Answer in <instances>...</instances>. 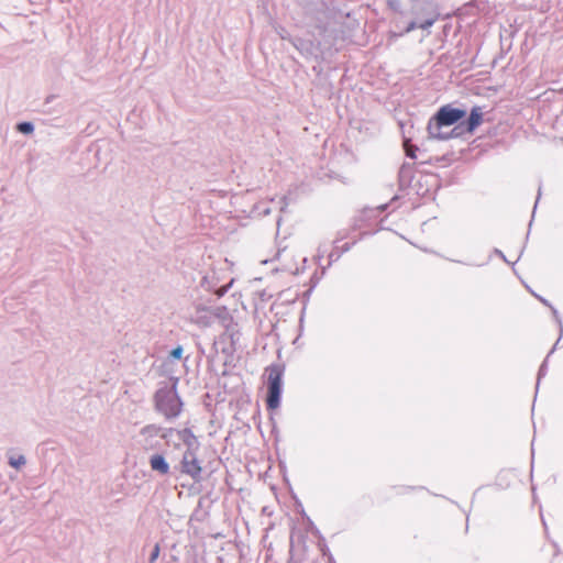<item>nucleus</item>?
<instances>
[{"mask_svg": "<svg viewBox=\"0 0 563 563\" xmlns=\"http://www.w3.org/2000/svg\"><path fill=\"white\" fill-rule=\"evenodd\" d=\"M289 42L300 52L308 51L311 42L301 37H289Z\"/></svg>", "mask_w": 563, "mask_h": 563, "instance_id": "obj_14", "label": "nucleus"}, {"mask_svg": "<svg viewBox=\"0 0 563 563\" xmlns=\"http://www.w3.org/2000/svg\"><path fill=\"white\" fill-rule=\"evenodd\" d=\"M430 139H437L441 141L450 140V139H456L466 133L464 130V126L462 125V122L454 125V128L450 132H442L441 130L438 131H428Z\"/></svg>", "mask_w": 563, "mask_h": 563, "instance_id": "obj_8", "label": "nucleus"}, {"mask_svg": "<svg viewBox=\"0 0 563 563\" xmlns=\"http://www.w3.org/2000/svg\"><path fill=\"white\" fill-rule=\"evenodd\" d=\"M162 431H163V428L161 426L146 424L141 429L140 433H141V435H143L145 438H155V437H161Z\"/></svg>", "mask_w": 563, "mask_h": 563, "instance_id": "obj_11", "label": "nucleus"}, {"mask_svg": "<svg viewBox=\"0 0 563 563\" xmlns=\"http://www.w3.org/2000/svg\"><path fill=\"white\" fill-rule=\"evenodd\" d=\"M404 150H405L406 156H408L410 158L417 157L416 152L418 151V147L415 144H412L410 139H407V137L404 139Z\"/></svg>", "mask_w": 563, "mask_h": 563, "instance_id": "obj_15", "label": "nucleus"}, {"mask_svg": "<svg viewBox=\"0 0 563 563\" xmlns=\"http://www.w3.org/2000/svg\"><path fill=\"white\" fill-rule=\"evenodd\" d=\"M199 450L184 451L183 457L179 463V471L181 474L189 476L195 483L202 481V466L198 460Z\"/></svg>", "mask_w": 563, "mask_h": 563, "instance_id": "obj_4", "label": "nucleus"}, {"mask_svg": "<svg viewBox=\"0 0 563 563\" xmlns=\"http://www.w3.org/2000/svg\"><path fill=\"white\" fill-rule=\"evenodd\" d=\"M539 300L544 305V306H548L549 308L553 307L547 299L542 298V297H539Z\"/></svg>", "mask_w": 563, "mask_h": 563, "instance_id": "obj_25", "label": "nucleus"}, {"mask_svg": "<svg viewBox=\"0 0 563 563\" xmlns=\"http://www.w3.org/2000/svg\"><path fill=\"white\" fill-rule=\"evenodd\" d=\"M559 343V340L556 341V343L554 344V346L552 347V350L549 352V354L547 355L545 360L542 362L540 368H539V372H538V378H537V387L539 386L540 384V380L543 376L547 375V371H548V358L550 357V355L553 353L554 349L556 347Z\"/></svg>", "mask_w": 563, "mask_h": 563, "instance_id": "obj_13", "label": "nucleus"}, {"mask_svg": "<svg viewBox=\"0 0 563 563\" xmlns=\"http://www.w3.org/2000/svg\"><path fill=\"white\" fill-rule=\"evenodd\" d=\"M178 378L173 377L172 384L159 387L154 394V408L165 419H176L183 409V401L177 391Z\"/></svg>", "mask_w": 563, "mask_h": 563, "instance_id": "obj_1", "label": "nucleus"}, {"mask_svg": "<svg viewBox=\"0 0 563 563\" xmlns=\"http://www.w3.org/2000/svg\"><path fill=\"white\" fill-rule=\"evenodd\" d=\"M386 209H387V205H382V206L378 207V210L380 212L385 211Z\"/></svg>", "mask_w": 563, "mask_h": 563, "instance_id": "obj_29", "label": "nucleus"}, {"mask_svg": "<svg viewBox=\"0 0 563 563\" xmlns=\"http://www.w3.org/2000/svg\"><path fill=\"white\" fill-rule=\"evenodd\" d=\"M495 252L499 255V257H501L506 263H509L506 258V256L504 255V253L499 250H495Z\"/></svg>", "mask_w": 563, "mask_h": 563, "instance_id": "obj_26", "label": "nucleus"}, {"mask_svg": "<svg viewBox=\"0 0 563 563\" xmlns=\"http://www.w3.org/2000/svg\"><path fill=\"white\" fill-rule=\"evenodd\" d=\"M540 197H541V185H539V188H538V197H537V201L534 203V208L537 207Z\"/></svg>", "mask_w": 563, "mask_h": 563, "instance_id": "obj_27", "label": "nucleus"}, {"mask_svg": "<svg viewBox=\"0 0 563 563\" xmlns=\"http://www.w3.org/2000/svg\"><path fill=\"white\" fill-rule=\"evenodd\" d=\"M265 372L267 373L266 407L268 410H275L280 406L285 365L273 363L266 367Z\"/></svg>", "mask_w": 563, "mask_h": 563, "instance_id": "obj_2", "label": "nucleus"}, {"mask_svg": "<svg viewBox=\"0 0 563 563\" xmlns=\"http://www.w3.org/2000/svg\"><path fill=\"white\" fill-rule=\"evenodd\" d=\"M355 244V241L352 242V243H344L341 247H339L340 252L345 253V252H349L352 246Z\"/></svg>", "mask_w": 563, "mask_h": 563, "instance_id": "obj_23", "label": "nucleus"}, {"mask_svg": "<svg viewBox=\"0 0 563 563\" xmlns=\"http://www.w3.org/2000/svg\"><path fill=\"white\" fill-rule=\"evenodd\" d=\"M341 256L342 252H340L339 247L336 246L334 251L329 254V265H331L333 262H336Z\"/></svg>", "mask_w": 563, "mask_h": 563, "instance_id": "obj_19", "label": "nucleus"}, {"mask_svg": "<svg viewBox=\"0 0 563 563\" xmlns=\"http://www.w3.org/2000/svg\"><path fill=\"white\" fill-rule=\"evenodd\" d=\"M158 555H159V544L156 543L152 549L151 555L148 558V563H154L157 560Z\"/></svg>", "mask_w": 563, "mask_h": 563, "instance_id": "obj_20", "label": "nucleus"}, {"mask_svg": "<svg viewBox=\"0 0 563 563\" xmlns=\"http://www.w3.org/2000/svg\"><path fill=\"white\" fill-rule=\"evenodd\" d=\"M54 98H55L54 95H51V96L46 97L45 103H49Z\"/></svg>", "mask_w": 563, "mask_h": 563, "instance_id": "obj_28", "label": "nucleus"}, {"mask_svg": "<svg viewBox=\"0 0 563 563\" xmlns=\"http://www.w3.org/2000/svg\"><path fill=\"white\" fill-rule=\"evenodd\" d=\"M426 14H427V18L419 23L417 21L409 22L401 34L410 33L411 31L416 30L417 27L422 29V30H428L438 21L439 15H440L435 10L426 11Z\"/></svg>", "mask_w": 563, "mask_h": 563, "instance_id": "obj_6", "label": "nucleus"}, {"mask_svg": "<svg viewBox=\"0 0 563 563\" xmlns=\"http://www.w3.org/2000/svg\"><path fill=\"white\" fill-rule=\"evenodd\" d=\"M415 177V164L404 163L398 172V180L400 188H408Z\"/></svg>", "mask_w": 563, "mask_h": 563, "instance_id": "obj_7", "label": "nucleus"}, {"mask_svg": "<svg viewBox=\"0 0 563 563\" xmlns=\"http://www.w3.org/2000/svg\"><path fill=\"white\" fill-rule=\"evenodd\" d=\"M368 211H369V210H364V211H363V214L365 216Z\"/></svg>", "mask_w": 563, "mask_h": 563, "instance_id": "obj_31", "label": "nucleus"}, {"mask_svg": "<svg viewBox=\"0 0 563 563\" xmlns=\"http://www.w3.org/2000/svg\"><path fill=\"white\" fill-rule=\"evenodd\" d=\"M278 34H279L280 38H283V40L289 41V37H291L290 34L284 27H280V30L278 31Z\"/></svg>", "mask_w": 563, "mask_h": 563, "instance_id": "obj_24", "label": "nucleus"}, {"mask_svg": "<svg viewBox=\"0 0 563 563\" xmlns=\"http://www.w3.org/2000/svg\"><path fill=\"white\" fill-rule=\"evenodd\" d=\"M551 310H552V313H553V317H554V319H555L556 323H558V324H559V327H560V331H561V333H562V332H563V323H562V319H561V317H560V314H559L558 310H556L554 307H551Z\"/></svg>", "mask_w": 563, "mask_h": 563, "instance_id": "obj_22", "label": "nucleus"}, {"mask_svg": "<svg viewBox=\"0 0 563 563\" xmlns=\"http://www.w3.org/2000/svg\"><path fill=\"white\" fill-rule=\"evenodd\" d=\"M183 353H184V349L181 345H177L176 347H174L170 353H169V357L172 360H180L183 357Z\"/></svg>", "mask_w": 563, "mask_h": 563, "instance_id": "obj_17", "label": "nucleus"}, {"mask_svg": "<svg viewBox=\"0 0 563 563\" xmlns=\"http://www.w3.org/2000/svg\"><path fill=\"white\" fill-rule=\"evenodd\" d=\"M150 466L153 471L157 472L161 475H167L169 473V463L165 459L163 454H153L150 457Z\"/></svg>", "mask_w": 563, "mask_h": 563, "instance_id": "obj_10", "label": "nucleus"}, {"mask_svg": "<svg viewBox=\"0 0 563 563\" xmlns=\"http://www.w3.org/2000/svg\"><path fill=\"white\" fill-rule=\"evenodd\" d=\"M466 117V111L450 104L442 106L428 122V131H438L444 126L456 125Z\"/></svg>", "mask_w": 563, "mask_h": 563, "instance_id": "obj_3", "label": "nucleus"}, {"mask_svg": "<svg viewBox=\"0 0 563 563\" xmlns=\"http://www.w3.org/2000/svg\"><path fill=\"white\" fill-rule=\"evenodd\" d=\"M345 236H346V234H345V233L343 234L342 232H339V238H338V240H339V239H341V240H342V239H344Z\"/></svg>", "mask_w": 563, "mask_h": 563, "instance_id": "obj_30", "label": "nucleus"}, {"mask_svg": "<svg viewBox=\"0 0 563 563\" xmlns=\"http://www.w3.org/2000/svg\"><path fill=\"white\" fill-rule=\"evenodd\" d=\"M16 131L24 135H30L34 132V124L31 121L19 122L15 126Z\"/></svg>", "mask_w": 563, "mask_h": 563, "instance_id": "obj_12", "label": "nucleus"}, {"mask_svg": "<svg viewBox=\"0 0 563 563\" xmlns=\"http://www.w3.org/2000/svg\"><path fill=\"white\" fill-rule=\"evenodd\" d=\"M25 463H26V460H25L24 455H19L16 457L11 456L9 459V465L16 470H19L20 467L25 465Z\"/></svg>", "mask_w": 563, "mask_h": 563, "instance_id": "obj_16", "label": "nucleus"}, {"mask_svg": "<svg viewBox=\"0 0 563 563\" xmlns=\"http://www.w3.org/2000/svg\"><path fill=\"white\" fill-rule=\"evenodd\" d=\"M483 122V110L481 107L475 106L472 108L466 120L462 119V125L466 133L472 134Z\"/></svg>", "mask_w": 563, "mask_h": 563, "instance_id": "obj_5", "label": "nucleus"}, {"mask_svg": "<svg viewBox=\"0 0 563 563\" xmlns=\"http://www.w3.org/2000/svg\"><path fill=\"white\" fill-rule=\"evenodd\" d=\"M288 563H296V562L290 561V562H288Z\"/></svg>", "mask_w": 563, "mask_h": 563, "instance_id": "obj_33", "label": "nucleus"}, {"mask_svg": "<svg viewBox=\"0 0 563 563\" xmlns=\"http://www.w3.org/2000/svg\"><path fill=\"white\" fill-rule=\"evenodd\" d=\"M178 439L185 444L186 450H199L200 449V442L198 441L197 437L194 434L191 429L185 428L179 431H177Z\"/></svg>", "mask_w": 563, "mask_h": 563, "instance_id": "obj_9", "label": "nucleus"}, {"mask_svg": "<svg viewBox=\"0 0 563 563\" xmlns=\"http://www.w3.org/2000/svg\"><path fill=\"white\" fill-rule=\"evenodd\" d=\"M387 4H388V8L395 12L400 11V1L399 0H388Z\"/></svg>", "mask_w": 563, "mask_h": 563, "instance_id": "obj_21", "label": "nucleus"}, {"mask_svg": "<svg viewBox=\"0 0 563 563\" xmlns=\"http://www.w3.org/2000/svg\"><path fill=\"white\" fill-rule=\"evenodd\" d=\"M411 2H417L418 0H410Z\"/></svg>", "mask_w": 563, "mask_h": 563, "instance_id": "obj_32", "label": "nucleus"}, {"mask_svg": "<svg viewBox=\"0 0 563 563\" xmlns=\"http://www.w3.org/2000/svg\"><path fill=\"white\" fill-rule=\"evenodd\" d=\"M177 429L174 428H163V431L161 432V438L168 441L172 434H177Z\"/></svg>", "mask_w": 563, "mask_h": 563, "instance_id": "obj_18", "label": "nucleus"}]
</instances>
